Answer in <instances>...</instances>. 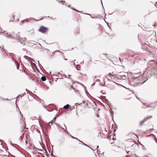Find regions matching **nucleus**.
<instances>
[{"instance_id":"b1692460","label":"nucleus","mask_w":157,"mask_h":157,"mask_svg":"<svg viewBox=\"0 0 157 157\" xmlns=\"http://www.w3.org/2000/svg\"><path fill=\"white\" fill-rule=\"evenodd\" d=\"M131 91L133 93H134V92H133L132 91Z\"/></svg>"},{"instance_id":"2eb2a0df","label":"nucleus","mask_w":157,"mask_h":157,"mask_svg":"<svg viewBox=\"0 0 157 157\" xmlns=\"http://www.w3.org/2000/svg\"><path fill=\"white\" fill-rule=\"evenodd\" d=\"M131 156L130 155H127L126 156V157H130Z\"/></svg>"},{"instance_id":"6ab92c4d","label":"nucleus","mask_w":157,"mask_h":157,"mask_svg":"<svg viewBox=\"0 0 157 157\" xmlns=\"http://www.w3.org/2000/svg\"><path fill=\"white\" fill-rule=\"evenodd\" d=\"M68 76H69V78H70V76H71V75H68Z\"/></svg>"},{"instance_id":"a878e982","label":"nucleus","mask_w":157,"mask_h":157,"mask_svg":"<svg viewBox=\"0 0 157 157\" xmlns=\"http://www.w3.org/2000/svg\"><path fill=\"white\" fill-rule=\"evenodd\" d=\"M82 85L83 86H84V85Z\"/></svg>"},{"instance_id":"9b49d317","label":"nucleus","mask_w":157,"mask_h":157,"mask_svg":"<svg viewBox=\"0 0 157 157\" xmlns=\"http://www.w3.org/2000/svg\"><path fill=\"white\" fill-rule=\"evenodd\" d=\"M17 69H19V64H18V63L17 62Z\"/></svg>"},{"instance_id":"4be33fe9","label":"nucleus","mask_w":157,"mask_h":157,"mask_svg":"<svg viewBox=\"0 0 157 157\" xmlns=\"http://www.w3.org/2000/svg\"><path fill=\"white\" fill-rule=\"evenodd\" d=\"M58 126H59V127L61 128V126H60V125H58Z\"/></svg>"},{"instance_id":"bb28decb","label":"nucleus","mask_w":157,"mask_h":157,"mask_svg":"<svg viewBox=\"0 0 157 157\" xmlns=\"http://www.w3.org/2000/svg\"><path fill=\"white\" fill-rule=\"evenodd\" d=\"M21 42V43H22L21 42Z\"/></svg>"},{"instance_id":"f257e3e1","label":"nucleus","mask_w":157,"mask_h":157,"mask_svg":"<svg viewBox=\"0 0 157 157\" xmlns=\"http://www.w3.org/2000/svg\"><path fill=\"white\" fill-rule=\"evenodd\" d=\"M47 28L44 26H41L39 29V31L42 33H44L47 31Z\"/></svg>"},{"instance_id":"9d476101","label":"nucleus","mask_w":157,"mask_h":157,"mask_svg":"<svg viewBox=\"0 0 157 157\" xmlns=\"http://www.w3.org/2000/svg\"><path fill=\"white\" fill-rule=\"evenodd\" d=\"M109 75H112L113 76H115L116 75L115 74H112L111 73H109Z\"/></svg>"},{"instance_id":"39448f33","label":"nucleus","mask_w":157,"mask_h":157,"mask_svg":"<svg viewBox=\"0 0 157 157\" xmlns=\"http://www.w3.org/2000/svg\"><path fill=\"white\" fill-rule=\"evenodd\" d=\"M56 119V117L54 118L53 120L51 121H50L49 123V124L50 125V124H52V123H53V122H54L55 121V120Z\"/></svg>"},{"instance_id":"20e7f679","label":"nucleus","mask_w":157,"mask_h":157,"mask_svg":"<svg viewBox=\"0 0 157 157\" xmlns=\"http://www.w3.org/2000/svg\"><path fill=\"white\" fill-rule=\"evenodd\" d=\"M107 78V76H105L104 78H103V81H104V84L103 85H101H101H103V86H104L105 85V80L106 79V78Z\"/></svg>"},{"instance_id":"aec40b11","label":"nucleus","mask_w":157,"mask_h":157,"mask_svg":"<svg viewBox=\"0 0 157 157\" xmlns=\"http://www.w3.org/2000/svg\"><path fill=\"white\" fill-rule=\"evenodd\" d=\"M74 65H75V63H74Z\"/></svg>"},{"instance_id":"423d86ee","label":"nucleus","mask_w":157,"mask_h":157,"mask_svg":"<svg viewBox=\"0 0 157 157\" xmlns=\"http://www.w3.org/2000/svg\"><path fill=\"white\" fill-rule=\"evenodd\" d=\"M64 127H65V128H62V129L66 132H67V127H66V126L64 124Z\"/></svg>"},{"instance_id":"393cba45","label":"nucleus","mask_w":157,"mask_h":157,"mask_svg":"<svg viewBox=\"0 0 157 157\" xmlns=\"http://www.w3.org/2000/svg\"><path fill=\"white\" fill-rule=\"evenodd\" d=\"M148 63L149 64H150V63Z\"/></svg>"},{"instance_id":"7ed1b4c3","label":"nucleus","mask_w":157,"mask_h":157,"mask_svg":"<svg viewBox=\"0 0 157 157\" xmlns=\"http://www.w3.org/2000/svg\"><path fill=\"white\" fill-rule=\"evenodd\" d=\"M147 120V118H144V119L140 122V125H142L144 123V122L146 121Z\"/></svg>"},{"instance_id":"5701e85b","label":"nucleus","mask_w":157,"mask_h":157,"mask_svg":"<svg viewBox=\"0 0 157 157\" xmlns=\"http://www.w3.org/2000/svg\"><path fill=\"white\" fill-rule=\"evenodd\" d=\"M129 152V151H128L127 152V153L128 154V153Z\"/></svg>"},{"instance_id":"4468645a","label":"nucleus","mask_w":157,"mask_h":157,"mask_svg":"<svg viewBox=\"0 0 157 157\" xmlns=\"http://www.w3.org/2000/svg\"><path fill=\"white\" fill-rule=\"evenodd\" d=\"M71 137H72V138L73 139H77V138H75V137L73 136H71Z\"/></svg>"},{"instance_id":"1a4fd4ad","label":"nucleus","mask_w":157,"mask_h":157,"mask_svg":"<svg viewBox=\"0 0 157 157\" xmlns=\"http://www.w3.org/2000/svg\"><path fill=\"white\" fill-rule=\"evenodd\" d=\"M76 69L77 70H78V68H80V67H81V66L79 65H78V64H77L76 65Z\"/></svg>"},{"instance_id":"412c9836","label":"nucleus","mask_w":157,"mask_h":157,"mask_svg":"<svg viewBox=\"0 0 157 157\" xmlns=\"http://www.w3.org/2000/svg\"><path fill=\"white\" fill-rule=\"evenodd\" d=\"M136 98H137L138 99H139V98H138L136 96Z\"/></svg>"},{"instance_id":"f8f14e48","label":"nucleus","mask_w":157,"mask_h":157,"mask_svg":"<svg viewBox=\"0 0 157 157\" xmlns=\"http://www.w3.org/2000/svg\"><path fill=\"white\" fill-rule=\"evenodd\" d=\"M152 117V116H148V119H150V118H151Z\"/></svg>"},{"instance_id":"0eeeda50","label":"nucleus","mask_w":157,"mask_h":157,"mask_svg":"<svg viewBox=\"0 0 157 157\" xmlns=\"http://www.w3.org/2000/svg\"><path fill=\"white\" fill-rule=\"evenodd\" d=\"M69 106V105L67 104L66 105L64 106L63 108L65 109H67L68 108Z\"/></svg>"},{"instance_id":"6e6552de","label":"nucleus","mask_w":157,"mask_h":157,"mask_svg":"<svg viewBox=\"0 0 157 157\" xmlns=\"http://www.w3.org/2000/svg\"><path fill=\"white\" fill-rule=\"evenodd\" d=\"M41 79L43 81H45L46 80V78L45 77L42 76L41 78Z\"/></svg>"},{"instance_id":"f03ea898","label":"nucleus","mask_w":157,"mask_h":157,"mask_svg":"<svg viewBox=\"0 0 157 157\" xmlns=\"http://www.w3.org/2000/svg\"><path fill=\"white\" fill-rule=\"evenodd\" d=\"M117 78L120 79H124L126 78V77L125 75H117L116 76Z\"/></svg>"},{"instance_id":"f3484780","label":"nucleus","mask_w":157,"mask_h":157,"mask_svg":"<svg viewBox=\"0 0 157 157\" xmlns=\"http://www.w3.org/2000/svg\"><path fill=\"white\" fill-rule=\"evenodd\" d=\"M99 80H100L98 79H97V80H96V81H99Z\"/></svg>"},{"instance_id":"cd10ccee","label":"nucleus","mask_w":157,"mask_h":157,"mask_svg":"<svg viewBox=\"0 0 157 157\" xmlns=\"http://www.w3.org/2000/svg\"><path fill=\"white\" fill-rule=\"evenodd\" d=\"M76 11L77 12H78V11H77V10H76Z\"/></svg>"},{"instance_id":"ddd939ff","label":"nucleus","mask_w":157,"mask_h":157,"mask_svg":"<svg viewBox=\"0 0 157 157\" xmlns=\"http://www.w3.org/2000/svg\"><path fill=\"white\" fill-rule=\"evenodd\" d=\"M151 61L153 63H155V61L153 60H151Z\"/></svg>"},{"instance_id":"dca6fc26","label":"nucleus","mask_w":157,"mask_h":157,"mask_svg":"<svg viewBox=\"0 0 157 157\" xmlns=\"http://www.w3.org/2000/svg\"><path fill=\"white\" fill-rule=\"evenodd\" d=\"M82 144H84V145H86L85 143H83V142H82Z\"/></svg>"},{"instance_id":"a211bd4d","label":"nucleus","mask_w":157,"mask_h":157,"mask_svg":"<svg viewBox=\"0 0 157 157\" xmlns=\"http://www.w3.org/2000/svg\"><path fill=\"white\" fill-rule=\"evenodd\" d=\"M127 89L129 90H129V88H126Z\"/></svg>"}]
</instances>
